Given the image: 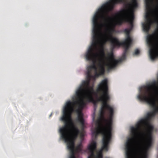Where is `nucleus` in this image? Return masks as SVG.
<instances>
[{
	"label": "nucleus",
	"instance_id": "nucleus-1",
	"mask_svg": "<svg viewBox=\"0 0 158 158\" xmlns=\"http://www.w3.org/2000/svg\"><path fill=\"white\" fill-rule=\"evenodd\" d=\"M108 83L107 79L103 80L98 85L97 92L100 95L97 98V100L102 103L101 114L103 117L106 111H107L109 115V119L108 120L104 119V124L102 123L100 119L98 120L96 122L95 130L92 132V136L95 138L99 134L103 135L102 150L106 151L108 150V145L111 138L112 125L114 113L113 107L108 103L110 99Z\"/></svg>",
	"mask_w": 158,
	"mask_h": 158
},
{
	"label": "nucleus",
	"instance_id": "nucleus-2",
	"mask_svg": "<svg viewBox=\"0 0 158 158\" xmlns=\"http://www.w3.org/2000/svg\"><path fill=\"white\" fill-rule=\"evenodd\" d=\"M122 0H110L103 4L98 9L93 17L99 20L103 21L104 24H106L113 19L108 15L109 12L113 10L115 4L121 2ZM127 6L128 8L123 9L115 14L116 25H121L124 21H129L132 25L134 19V10L138 6L137 0H131V2L127 4Z\"/></svg>",
	"mask_w": 158,
	"mask_h": 158
},
{
	"label": "nucleus",
	"instance_id": "nucleus-3",
	"mask_svg": "<svg viewBox=\"0 0 158 158\" xmlns=\"http://www.w3.org/2000/svg\"><path fill=\"white\" fill-rule=\"evenodd\" d=\"M122 0H110L103 4L98 9L93 17L99 20L103 21L104 24H106L113 19L108 15L109 12L113 10L115 4L121 2ZM127 6L128 8L123 9L115 14L116 25H121L124 21H129L132 25L134 19V10L138 6L137 0H131V2L127 4Z\"/></svg>",
	"mask_w": 158,
	"mask_h": 158
},
{
	"label": "nucleus",
	"instance_id": "nucleus-4",
	"mask_svg": "<svg viewBox=\"0 0 158 158\" xmlns=\"http://www.w3.org/2000/svg\"><path fill=\"white\" fill-rule=\"evenodd\" d=\"M154 127L150 123L142 128L143 135L131 142L129 138L126 146V156L147 158L148 152L153 143Z\"/></svg>",
	"mask_w": 158,
	"mask_h": 158
},
{
	"label": "nucleus",
	"instance_id": "nucleus-5",
	"mask_svg": "<svg viewBox=\"0 0 158 158\" xmlns=\"http://www.w3.org/2000/svg\"><path fill=\"white\" fill-rule=\"evenodd\" d=\"M105 61L103 59L98 64V70L94 71V75L91 74V76H90L87 80L82 81L76 92L75 97H73L72 98L73 101H68L64 106L75 109L77 106L83 108L87 102H94L95 103L92 97V94L94 92V86L90 85V81L92 79L94 80L96 77L104 74L105 72Z\"/></svg>",
	"mask_w": 158,
	"mask_h": 158
},
{
	"label": "nucleus",
	"instance_id": "nucleus-6",
	"mask_svg": "<svg viewBox=\"0 0 158 158\" xmlns=\"http://www.w3.org/2000/svg\"><path fill=\"white\" fill-rule=\"evenodd\" d=\"M74 109L72 108L64 106L63 114L61 118V120L64 122V125L59 130L60 137L67 143V148L70 151L69 157L71 155V151L68 147L69 145H71V144H73L75 156V152H79L82 150L81 144L78 145L76 148L75 147V141L77 137L79 130L74 125L71 119L72 114Z\"/></svg>",
	"mask_w": 158,
	"mask_h": 158
},
{
	"label": "nucleus",
	"instance_id": "nucleus-7",
	"mask_svg": "<svg viewBox=\"0 0 158 158\" xmlns=\"http://www.w3.org/2000/svg\"><path fill=\"white\" fill-rule=\"evenodd\" d=\"M133 20H132V25L129 21H124L123 22V23H128L130 25V27L128 29L126 28L124 29V31L126 34L125 39L121 42H120L116 37H114L110 32H109L108 34L106 33L103 35L99 30V33L101 39V42H102L103 43L105 44L107 41L110 42L113 49L114 48L116 47H119L120 46H123L124 48L122 57L118 60L113 59L110 63L109 64L110 68H111L117 65L118 63H121L126 58L127 52L132 42V39L130 36V32L133 27ZM99 28L100 26L102 25L103 24L99 22Z\"/></svg>",
	"mask_w": 158,
	"mask_h": 158
},
{
	"label": "nucleus",
	"instance_id": "nucleus-8",
	"mask_svg": "<svg viewBox=\"0 0 158 158\" xmlns=\"http://www.w3.org/2000/svg\"><path fill=\"white\" fill-rule=\"evenodd\" d=\"M99 20L93 17V36L92 44L89 48L85 54L86 59L93 62V64L89 66V68L94 71L98 70L96 65V59L98 54L96 52L98 49V45L101 43V39L99 33Z\"/></svg>",
	"mask_w": 158,
	"mask_h": 158
},
{
	"label": "nucleus",
	"instance_id": "nucleus-9",
	"mask_svg": "<svg viewBox=\"0 0 158 158\" xmlns=\"http://www.w3.org/2000/svg\"><path fill=\"white\" fill-rule=\"evenodd\" d=\"M151 117L147 114V117L145 118L140 119L135 125V127H132L131 130L132 134V137L129 140L131 142L132 140L140 137L143 135L142 128L148 123H149V121L151 119Z\"/></svg>",
	"mask_w": 158,
	"mask_h": 158
},
{
	"label": "nucleus",
	"instance_id": "nucleus-10",
	"mask_svg": "<svg viewBox=\"0 0 158 158\" xmlns=\"http://www.w3.org/2000/svg\"><path fill=\"white\" fill-rule=\"evenodd\" d=\"M152 0H145L146 9L145 18L147 22L146 23L143 24V26L144 30L146 32L149 31L152 23V21L151 19V15L152 12L151 4Z\"/></svg>",
	"mask_w": 158,
	"mask_h": 158
},
{
	"label": "nucleus",
	"instance_id": "nucleus-11",
	"mask_svg": "<svg viewBox=\"0 0 158 158\" xmlns=\"http://www.w3.org/2000/svg\"><path fill=\"white\" fill-rule=\"evenodd\" d=\"M148 43L151 46L149 49V54L151 59L154 60L158 57V46L153 45L152 40L150 37L147 39Z\"/></svg>",
	"mask_w": 158,
	"mask_h": 158
},
{
	"label": "nucleus",
	"instance_id": "nucleus-12",
	"mask_svg": "<svg viewBox=\"0 0 158 158\" xmlns=\"http://www.w3.org/2000/svg\"><path fill=\"white\" fill-rule=\"evenodd\" d=\"M145 89H146V92H149L150 95H152V93L155 94H157L156 89H158V74L157 75V81H154L151 84L146 86Z\"/></svg>",
	"mask_w": 158,
	"mask_h": 158
},
{
	"label": "nucleus",
	"instance_id": "nucleus-13",
	"mask_svg": "<svg viewBox=\"0 0 158 158\" xmlns=\"http://www.w3.org/2000/svg\"><path fill=\"white\" fill-rule=\"evenodd\" d=\"M108 56L109 57L108 58V62L107 64L106 65L107 66L108 69L109 70H110L115 68L117 65H116L115 66L111 68H109V64L112 61V60L113 59H115L114 58V55L113 53L112 52H110L108 53Z\"/></svg>",
	"mask_w": 158,
	"mask_h": 158
},
{
	"label": "nucleus",
	"instance_id": "nucleus-14",
	"mask_svg": "<svg viewBox=\"0 0 158 158\" xmlns=\"http://www.w3.org/2000/svg\"><path fill=\"white\" fill-rule=\"evenodd\" d=\"M77 121L80 123L82 127L83 128L84 126V120L83 118V115L81 113L78 114Z\"/></svg>",
	"mask_w": 158,
	"mask_h": 158
},
{
	"label": "nucleus",
	"instance_id": "nucleus-15",
	"mask_svg": "<svg viewBox=\"0 0 158 158\" xmlns=\"http://www.w3.org/2000/svg\"><path fill=\"white\" fill-rule=\"evenodd\" d=\"M73 147L74 145L73 144H71V145H69L68 146L69 148L71 149V155L69 158H76L74 156Z\"/></svg>",
	"mask_w": 158,
	"mask_h": 158
},
{
	"label": "nucleus",
	"instance_id": "nucleus-16",
	"mask_svg": "<svg viewBox=\"0 0 158 158\" xmlns=\"http://www.w3.org/2000/svg\"><path fill=\"white\" fill-rule=\"evenodd\" d=\"M92 69L91 68H89V66L87 67V71L86 73V77L87 79L90 76H91V72Z\"/></svg>",
	"mask_w": 158,
	"mask_h": 158
},
{
	"label": "nucleus",
	"instance_id": "nucleus-17",
	"mask_svg": "<svg viewBox=\"0 0 158 158\" xmlns=\"http://www.w3.org/2000/svg\"><path fill=\"white\" fill-rule=\"evenodd\" d=\"M80 134V137L81 139H83L84 137L85 134L83 130H82L81 132H80L79 131V133L78 134Z\"/></svg>",
	"mask_w": 158,
	"mask_h": 158
},
{
	"label": "nucleus",
	"instance_id": "nucleus-18",
	"mask_svg": "<svg viewBox=\"0 0 158 158\" xmlns=\"http://www.w3.org/2000/svg\"><path fill=\"white\" fill-rule=\"evenodd\" d=\"M100 54L102 57L103 58L105 57V53L103 49H102L101 50L100 52Z\"/></svg>",
	"mask_w": 158,
	"mask_h": 158
},
{
	"label": "nucleus",
	"instance_id": "nucleus-19",
	"mask_svg": "<svg viewBox=\"0 0 158 158\" xmlns=\"http://www.w3.org/2000/svg\"><path fill=\"white\" fill-rule=\"evenodd\" d=\"M140 51L138 49H136L135 51L134 52V54L135 55H138Z\"/></svg>",
	"mask_w": 158,
	"mask_h": 158
},
{
	"label": "nucleus",
	"instance_id": "nucleus-20",
	"mask_svg": "<svg viewBox=\"0 0 158 158\" xmlns=\"http://www.w3.org/2000/svg\"><path fill=\"white\" fill-rule=\"evenodd\" d=\"M155 10L156 12H158V6H157L156 9Z\"/></svg>",
	"mask_w": 158,
	"mask_h": 158
}]
</instances>
